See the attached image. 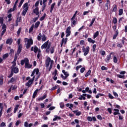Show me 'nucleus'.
<instances>
[{
  "label": "nucleus",
  "mask_w": 127,
  "mask_h": 127,
  "mask_svg": "<svg viewBox=\"0 0 127 127\" xmlns=\"http://www.w3.org/2000/svg\"><path fill=\"white\" fill-rule=\"evenodd\" d=\"M20 64L22 66H23L25 64L24 67L26 69H31L32 68V64H30L29 60L27 58H25L24 59L22 60Z\"/></svg>",
  "instance_id": "nucleus-1"
},
{
  "label": "nucleus",
  "mask_w": 127,
  "mask_h": 127,
  "mask_svg": "<svg viewBox=\"0 0 127 127\" xmlns=\"http://www.w3.org/2000/svg\"><path fill=\"white\" fill-rule=\"evenodd\" d=\"M11 69V73L10 74L7 76L8 78H11L13 76V74H17L18 72H19V69L18 67H10Z\"/></svg>",
  "instance_id": "nucleus-2"
},
{
  "label": "nucleus",
  "mask_w": 127,
  "mask_h": 127,
  "mask_svg": "<svg viewBox=\"0 0 127 127\" xmlns=\"http://www.w3.org/2000/svg\"><path fill=\"white\" fill-rule=\"evenodd\" d=\"M25 41L27 42V43L26 46L27 49H29V48H30V47H31V45H33V40L32 38L28 39L25 38Z\"/></svg>",
  "instance_id": "nucleus-3"
},
{
  "label": "nucleus",
  "mask_w": 127,
  "mask_h": 127,
  "mask_svg": "<svg viewBox=\"0 0 127 127\" xmlns=\"http://www.w3.org/2000/svg\"><path fill=\"white\" fill-rule=\"evenodd\" d=\"M21 39L19 38L17 40V45L18 46L17 51V55H19L21 53V50H22V45L20 44Z\"/></svg>",
  "instance_id": "nucleus-4"
},
{
  "label": "nucleus",
  "mask_w": 127,
  "mask_h": 127,
  "mask_svg": "<svg viewBox=\"0 0 127 127\" xmlns=\"http://www.w3.org/2000/svg\"><path fill=\"white\" fill-rule=\"evenodd\" d=\"M62 73L64 75V76L63 74H61V78H62L63 80H66V79L69 77V73H68L67 71H65V70H63Z\"/></svg>",
  "instance_id": "nucleus-5"
},
{
  "label": "nucleus",
  "mask_w": 127,
  "mask_h": 127,
  "mask_svg": "<svg viewBox=\"0 0 127 127\" xmlns=\"http://www.w3.org/2000/svg\"><path fill=\"white\" fill-rule=\"evenodd\" d=\"M82 52H83L84 56H87L88 54H89V52H90V47L87 46L85 48V46L82 47Z\"/></svg>",
  "instance_id": "nucleus-6"
},
{
  "label": "nucleus",
  "mask_w": 127,
  "mask_h": 127,
  "mask_svg": "<svg viewBox=\"0 0 127 127\" xmlns=\"http://www.w3.org/2000/svg\"><path fill=\"white\" fill-rule=\"evenodd\" d=\"M24 9L22 11V14L25 16V14L27 12V10H28V3L26 2L23 5Z\"/></svg>",
  "instance_id": "nucleus-7"
},
{
  "label": "nucleus",
  "mask_w": 127,
  "mask_h": 127,
  "mask_svg": "<svg viewBox=\"0 0 127 127\" xmlns=\"http://www.w3.org/2000/svg\"><path fill=\"white\" fill-rule=\"evenodd\" d=\"M51 61H52V60H51L50 57H48L47 58L45 61L46 68H48V67H49V65H50V63H51Z\"/></svg>",
  "instance_id": "nucleus-8"
},
{
  "label": "nucleus",
  "mask_w": 127,
  "mask_h": 127,
  "mask_svg": "<svg viewBox=\"0 0 127 127\" xmlns=\"http://www.w3.org/2000/svg\"><path fill=\"white\" fill-rule=\"evenodd\" d=\"M71 27L69 26L66 28V37H68V36H70L71 35Z\"/></svg>",
  "instance_id": "nucleus-9"
},
{
  "label": "nucleus",
  "mask_w": 127,
  "mask_h": 127,
  "mask_svg": "<svg viewBox=\"0 0 127 127\" xmlns=\"http://www.w3.org/2000/svg\"><path fill=\"white\" fill-rule=\"evenodd\" d=\"M68 41V38H63L62 40V42L61 44V47H62L63 46V45L64 44H67V42Z\"/></svg>",
  "instance_id": "nucleus-10"
},
{
  "label": "nucleus",
  "mask_w": 127,
  "mask_h": 127,
  "mask_svg": "<svg viewBox=\"0 0 127 127\" xmlns=\"http://www.w3.org/2000/svg\"><path fill=\"white\" fill-rule=\"evenodd\" d=\"M112 54H113V53H111L109 55L107 56L106 58L105 59V62H106V63H109V62H110V60H111V59L112 58Z\"/></svg>",
  "instance_id": "nucleus-11"
},
{
  "label": "nucleus",
  "mask_w": 127,
  "mask_h": 127,
  "mask_svg": "<svg viewBox=\"0 0 127 127\" xmlns=\"http://www.w3.org/2000/svg\"><path fill=\"white\" fill-rule=\"evenodd\" d=\"M35 73L36 75H38V73H39V69L35 68L32 71V74H31V77H33V76H34V74H35Z\"/></svg>",
  "instance_id": "nucleus-12"
},
{
  "label": "nucleus",
  "mask_w": 127,
  "mask_h": 127,
  "mask_svg": "<svg viewBox=\"0 0 127 127\" xmlns=\"http://www.w3.org/2000/svg\"><path fill=\"white\" fill-rule=\"evenodd\" d=\"M87 121H88V122H92V121H93V122H96L97 119H96L95 117H92V118L90 116H88L87 117Z\"/></svg>",
  "instance_id": "nucleus-13"
},
{
  "label": "nucleus",
  "mask_w": 127,
  "mask_h": 127,
  "mask_svg": "<svg viewBox=\"0 0 127 127\" xmlns=\"http://www.w3.org/2000/svg\"><path fill=\"white\" fill-rule=\"evenodd\" d=\"M34 13L36 14V15H39V8L38 7H36L35 9L33 10Z\"/></svg>",
  "instance_id": "nucleus-14"
},
{
  "label": "nucleus",
  "mask_w": 127,
  "mask_h": 127,
  "mask_svg": "<svg viewBox=\"0 0 127 127\" xmlns=\"http://www.w3.org/2000/svg\"><path fill=\"white\" fill-rule=\"evenodd\" d=\"M48 46V41L45 42L42 46H41V49H46L47 47Z\"/></svg>",
  "instance_id": "nucleus-15"
},
{
  "label": "nucleus",
  "mask_w": 127,
  "mask_h": 127,
  "mask_svg": "<svg viewBox=\"0 0 127 127\" xmlns=\"http://www.w3.org/2000/svg\"><path fill=\"white\" fill-rule=\"evenodd\" d=\"M113 9L112 10V12H117V11L118 10V6L117 4H114L113 5Z\"/></svg>",
  "instance_id": "nucleus-16"
},
{
  "label": "nucleus",
  "mask_w": 127,
  "mask_h": 127,
  "mask_svg": "<svg viewBox=\"0 0 127 127\" xmlns=\"http://www.w3.org/2000/svg\"><path fill=\"white\" fill-rule=\"evenodd\" d=\"M114 111H115V112H114L113 115L114 116H117V115H121V113H120V110L117 109H114Z\"/></svg>",
  "instance_id": "nucleus-17"
},
{
  "label": "nucleus",
  "mask_w": 127,
  "mask_h": 127,
  "mask_svg": "<svg viewBox=\"0 0 127 127\" xmlns=\"http://www.w3.org/2000/svg\"><path fill=\"white\" fill-rule=\"evenodd\" d=\"M47 98V94H44V96L42 97H39L38 99V101H43V100H45V99H46Z\"/></svg>",
  "instance_id": "nucleus-18"
},
{
  "label": "nucleus",
  "mask_w": 127,
  "mask_h": 127,
  "mask_svg": "<svg viewBox=\"0 0 127 127\" xmlns=\"http://www.w3.org/2000/svg\"><path fill=\"white\" fill-rule=\"evenodd\" d=\"M38 91H39V89H37L34 92V93L33 94V96H32L33 99H35L36 95H37V93H38Z\"/></svg>",
  "instance_id": "nucleus-19"
},
{
  "label": "nucleus",
  "mask_w": 127,
  "mask_h": 127,
  "mask_svg": "<svg viewBox=\"0 0 127 127\" xmlns=\"http://www.w3.org/2000/svg\"><path fill=\"white\" fill-rule=\"evenodd\" d=\"M73 113H74L76 116H79L81 115V111L79 112L78 110L73 111Z\"/></svg>",
  "instance_id": "nucleus-20"
},
{
  "label": "nucleus",
  "mask_w": 127,
  "mask_h": 127,
  "mask_svg": "<svg viewBox=\"0 0 127 127\" xmlns=\"http://www.w3.org/2000/svg\"><path fill=\"white\" fill-rule=\"evenodd\" d=\"M6 44H9V45H11V44H12V39L10 38L7 39L6 41Z\"/></svg>",
  "instance_id": "nucleus-21"
},
{
  "label": "nucleus",
  "mask_w": 127,
  "mask_h": 127,
  "mask_svg": "<svg viewBox=\"0 0 127 127\" xmlns=\"http://www.w3.org/2000/svg\"><path fill=\"white\" fill-rule=\"evenodd\" d=\"M109 5H111V1L110 0H106L105 6L107 7V9H109Z\"/></svg>",
  "instance_id": "nucleus-22"
},
{
  "label": "nucleus",
  "mask_w": 127,
  "mask_h": 127,
  "mask_svg": "<svg viewBox=\"0 0 127 127\" xmlns=\"http://www.w3.org/2000/svg\"><path fill=\"white\" fill-rule=\"evenodd\" d=\"M118 35H119V30H116L115 32V34L113 36V39H116L117 37H118Z\"/></svg>",
  "instance_id": "nucleus-23"
},
{
  "label": "nucleus",
  "mask_w": 127,
  "mask_h": 127,
  "mask_svg": "<svg viewBox=\"0 0 127 127\" xmlns=\"http://www.w3.org/2000/svg\"><path fill=\"white\" fill-rule=\"evenodd\" d=\"M56 4V3L54 2L53 4H52L50 9V12L51 13H52V11H53V9H54V6H55V5Z\"/></svg>",
  "instance_id": "nucleus-24"
},
{
  "label": "nucleus",
  "mask_w": 127,
  "mask_h": 127,
  "mask_svg": "<svg viewBox=\"0 0 127 127\" xmlns=\"http://www.w3.org/2000/svg\"><path fill=\"white\" fill-rule=\"evenodd\" d=\"M39 50H40V49H38V47H37V46H35L34 47V53H37L39 52Z\"/></svg>",
  "instance_id": "nucleus-25"
},
{
  "label": "nucleus",
  "mask_w": 127,
  "mask_h": 127,
  "mask_svg": "<svg viewBox=\"0 0 127 127\" xmlns=\"http://www.w3.org/2000/svg\"><path fill=\"white\" fill-rule=\"evenodd\" d=\"M3 85V76H0V86Z\"/></svg>",
  "instance_id": "nucleus-26"
},
{
  "label": "nucleus",
  "mask_w": 127,
  "mask_h": 127,
  "mask_svg": "<svg viewBox=\"0 0 127 127\" xmlns=\"http://www.w3.org/2000/svg\"><path fill=\"white\" fill-rule=\"evenodd\" d=\"M87 40L88 41V42H89L90 43H92V44H94V43H95V42H96V41L93 39H92V38H88L87 39Z\"/></svg>",
  "instance_id": "nucleus-27"
},
{
  "label": "nucleus",
  "mask_w": 127,
  "mask_h": 127,
  "mask_svg": "<svg viewBox=\"0 0 127 127\" xmlns=\"http://www.w3.org/2000/svg\"><path fill=\"white\" fill-rule=\"evenodd\" d=\"M32 83H33L32 81H31L30 80L26 83V86L28 87V88H29L30 86H31Z\"/></svg>",
  "instance_id": "nucleus-28"
},
{
  "label": "nucleus",
  "mask_w": 127,
  "mask_h": 127,
  "mask_svg": "<svg viewBox=\"0 0 127 127\" xmlns=\"http://www.w3.org/2000/svg\"><path fill=\"white\" fill-rule=\"evenodd\" d=\"M14 81H16V78L12 77L10 80H8V83H13Z\"/></svg>",
  "instance_id": "nucleus-29"
},
{
  "label": "nucleus",
  "mask_w": 127,
  "mask_h": 127,
  "mask_svg": "<svg viewBox=\"0 0 127 127\" xmlns=\"http://www.w3.org/2000/svg\"><path fill=\"white\" fill-rule=\"evenodd\" d=\"M72 82H73V83L74 84V85H77V83L79 82V78L78 77L75 78L72 80Z\"/></svg>",
  "instance_id": "nucleus-30"
},
{
  "label": "nucleus",
  "mask_w": 127,
  "mask_h": 127,
  "mask_svg": "<svg viewBox=\"0 0 127 127\" xmlns=\"http://www.w3.org/2000/svg\"><path fill=\"white\" fill-rule=\"evenodd\" d=\"M8 53H6L2 56V59L5 60L8 57Z\"/></svg>",
  "instance_id": "nucleus-31"
},
{
  "label": "nucleus",
  "mask_w": 127,
  "mask_h": 127,
  "mask_svg": "<svg viewBox=\"0 0 127 127\" xmlns=\"http://www.w3.org/2000/svg\"><path fill=\"white\" fill-rule=\"evenodd\" d=\"M40 25V21H38L35 23V25H34V28H38V27Z\"/></svg>",
  "instance_id": "nucleus-32"
},
{
  "label": "nucleus",
  "mask_w": 127,
  "mask_h": 127,
  "mask_svg": "<svg viewBox=\"0 0 127 127\" xmlns=\"http://www.w3.org/2000/svg\"><path fill=\"white\" fill-rule=\"evenodd\" d=\"M95 20H96V18H93L92 19L91 22L90 23V25H89V27H92V26H93V24H94V22H95Z\"/></svg>",
  "instance_id": "nucleus-33"
},
{
  "label": "nucleus",
  "mask_w": 127,
  "mask_h": 127,
  "mask_svg": "<svg viewBox=\"0 0 127 127\" xmlns=\"http://www.w3.org/2000/svg\"><path fill=\"white\" fill-rule=\"evenodd\" d=\"M77 13H78V11H76L75 13L73 14V16L71 18V20H74V19L76 18V15H77Z\"/></svg>",
  "instance_id": "nucleus-34"
},
{
  "label": "nucleus",
  "mask_w": 127,
  "mask_h": 127,
  "mask_svg": "<svg viewBox=\"0 0 127 127\" xmlns=\"http://www.w3.org/2000/svg\"><path fill=\"white\" fill-rule=\"evenodd\" d=\"M18 108H19V105H16V106L15 107L14 109V114H15V113H16V111H17V110H18Z\"/></svg>",
  "instance_id": "nucleus-35"
},
{
  "label": "nucleus",
  "mask_w": 127,
  "mask_h": 127,
  "mask_svg": "<svg viewBox=\"0 0 127 127\" xmlns=\"http://www.w3.org/2000/svg\"><path fill=\"white\" fill-rule=\"evenodd\" d=\"M53 62H54V61H53V60H52L51 63L50 64V65L49 68V71H51V69H52V67H53Z\"/></svg>",
  "instance_id": "nucleus-36"
},
{
  "label": "nucleus",
  "mask_w": 127,
  "mask_h": 127,
  "mask_svg": "<svg viewBox=\"0 0 127 127\" xmlns=\"http://www.w3.org/2000/svg\"><path fill=\"white\" fill-rule=\"evenodd\" d=\"M92 71L91 70H89L88 72H86V73L85 75V77H88V76H90L91 75Z\"/></svg>",
  "instance_id": "nucleus-37"
},
{
  "label": "nucleus",
  "mask_w": 127,
  "mask_h": 127,
  "mask_svg": "<svg viewBox=\"0 0 127 127\" xmlns=\"http://www.w3.org/2000/svg\"><path fill=\"white\" fill-rule=\"evenodd\" d=\"M113 22L114 24H116V23H118V19H117V18L115 17H113Z\"/></svg>",
  "instance_id": "nucleus-38"
},
{
  "label": "nucleus",
  "mask_w": 127,
  "mask_h": 127,
  "mask_svg": "<svg viewBox=\"0 0 127 127\" xmlns=\"http://www.w3.org/2000/svg\"><path fill=\"white\" fill-rule=\"evenodd\" d=\"M33 28H34V25L33 24L29 30V33H31L32 31H33Z\"/></svg>",
  "instance_id": "nucleus-39"
},
{
  "label": "nucleus",
  "mask_w": 127,
  "mask_h": 127,
  "mask_svg": "<svg viewBox=\"0 0 127 127\" xmlns=\"http://www.w3.org/2000/svg\"><path fill=\"white\" fill-rule=\"evenodd\" d=\"M117 76L118 77V78H120V79H126V77H125V75L117 74Z\"/></svg>",
  "instance_id": "nucleus-40"
},
{
  "label": "nucleus",
  "mask_w": 127,
  "mask_h": 127,
  "mask_svg": "<svg viewBox=\"0 0 127 127\" xmlns=\"http://www.w3.org/2000/svg\"><path fill=\"white\" fill-rule=\"evenodd\" d=\"M97 47V45L96 44H94L92 46V52H93V53H94V52H96V48Z\"/></svg>",
  "instance_id": "nucleus-41"
},
{
  "label": "nucleus",
  "mask_w": 127,
  "mask_h": 127,
  "mask_svg": "<svg viewBox=\"0 0 127 127\" xmlns=\"http://www.w3.org/2000/svg\"><path fill=\"white\" fill-rule=\"evenodd\" d=\"M99 35V31L96 32L93 35V39H95Z\"/></svg>",
  "instance_id": "nucleus-42"
},
{
  "label": "nucleus",
  "mask_w": 127,
  "mask_h": 127,
  "mask_svg": "<svg viewBox=\"0 0 127 127\" xmlns=\"http://www.w3.org/2000/svg\"><path fill=\"white\" fill-rule=\"evenodd\" d=\"M55 118L53 119V122H55V121H56L57 120H61V117H59V116H55Z\"/></svg>",
  "instance_id": "nucleus-43"
},
{
  "label": "nucleus",
  "mask_w": 127,
  "mask_h": 127,
  "mask_svg": "<svg viewBox=\"0 0 127 127\" xmlns=\"http://www.w3.org/2000/svg\"><path fill=\"white\" fill-rule=\"evenodd\" d=\"M21 29H22V28H21V27L19 28L18 31H17V34L18 36H19V35H20V32H21Z\"/></svg>",
  "instance_id": "nucleus-44"
},
{
  "label": "nucleus",
  "mask_w": 127,
  "mask_h": 127,
  "mask_svg": "<svg viewBox=\"0 0 127 127\" xmlns=\"http://www.w3.org/2000/svg\"><path fill=\"white\" fill-rule=\"evenodd\" d=\"M113 62L114 63H118V58L116 56H114L113 57Z\"/></svg>",
  "instance_id": "nucleus-45"
},
{
  "label": "nucleus",
  "mask_w": 127,
  "mask_h": 127,
  "mask_svg": "<svg viewBox=\"0 0 127 127\" xmlns=\"http://www.w3.org/2000/svg\"><path fill=\"white\" fill-rule=\"evenodd\" d=\"M41 36H42L41 33H39V35L37 36V38L38 41H40V40H41Z\"/></svg>",
  "instance_id": "nucleus-46"
},
{
  "label": "nucleus",
  "mask_w": 127,
  "mask_h": 127,
  "mask_svg": "<svg viewBox=\"0 0 127 127\" xmlns=\"http://www.w3.org/2000/svg\"><path fill=\"white\" fill-rule=\"evenodd\" d=\"M42 41H46V35L45 34H43L42 36Z\"/></svg>",
  "instance_id": "nucleus-47"
},
{
  "label": "nucleus",
  "mask_w": 127,
  "mask_h": 127,
  "mask_svg": "<svg viewBox=\"0 0 127 127\" xmlns=\"http://www.w3.org/2000/svg\"><path fill=\"white\" fill-rule=\"evenodd\" d=\"M123 13H124V9L123 8L120 9L119 15H122Z\"/></svg>",
  "instance_id": "nucleus-48"
},
{
  "label": "nucleus",
  "mask_w": 127,
  "mask_h": 127,
  "mask_svg": "<svg viewBox=\"0 0 127 127\" xmlns=\"http://www.w3.org/2000/svg\"><path fill=\"white\" fill-rule=\"evenodd\" d=\"M45 16H46V13H45L44 14L43 16L40 18V20L41 21H42V20H44V19L45 18Z\"/></svg>",
  "instance_id": "nucleus-49"
},
{
  "label": "nucleus",
  "mask_w": 127,
  "mask_h": 127,
  "mask_svg": "<svg viewBox=\"0 0 127 127\" xmlns=\"http://www.w3.org/2000/svg\"><path fill=\"white\" fill-rule=\"evenodd\" d=\"M58 88V85H56L55 86L53 87L51 89V91H54L55 90H56Z\"/></svg>",
  "instance_id": "nucleus-50"
},
{
  "label": "nucleus",
  "mask_w": 127,
  "mask_h": 127,
  "mask_svg": "<svg viewBox=\"0 0 127 127\" xmlns=\"http://www.w3.org/2000/svg\"><path fill=\"white\" fill-rule=\"evenodd\" d=\"M41 55V50H39V52L38 53L37 57L38 59H39L40 58V55Z\"/></svg>",
  "instance_id": "nucleus-51"
},
{
  "label": "nucleus",
  "mask_w": 127,
  "mask_h": 127,
  "mask_svg": "<svg viewBox=\"0 0 127 127\" xmlns=\"http://www.w3.org/2000/svg\"><path fill=\"white\" fill-rule=\"evenodd\" d=\"M6 32V29L3 30V31L1 32L0 34L1 37H2V36H3L4 33H5Z\"/></svg>",
  "instance_id": "nucleus-52"
},
{
  "label": "nucleus",
  "mask_w": 127,
  "mask_h": 127,
  "mask_svg": "<svg viewBox=\"0 0 127 127\" xmlns=\"http://www.w3.org/2000/svg\"><path fill=\"white\" fill-rule=\"evenodd\" d=\"M24 2V0H21L18 5V7H20L22 5V3Z\"/></svg>",
  "instance_id": "nucleus-53"
},
{
  "label": "nucleus",
  "mask_w": 127,
  "mask_h": 127,
  "mask_svg": "<svg viewBox=\"0 0 127 127\" xmlns=\"http://www.w3.org/2000/svg\"><path fill=\"white\" fill-rule=\"evenodd\" d=\"M60 108L61 109H64V103H63V102L60 103Z\"/></svg>",
  "instance_id": "nucleus-54"
},
{
  "label": "nucleus",
  "mask_w": 127,
  "mask_h": 127,
  "mask_svg": "<svg viewBox=\"0 0 127 127\" xmlns=\"http://www.w3.org/2000/svg\"><path fill=\"white\" fill-rule=\"evenodd\" d=\"M39 18V15H38V17L34 18L33 19V22H36V21L38 20Z\"/></svg>",
  "instance_id": "nucleus-55"
},
{
  "label": "nucleus",
  "mask_w": 127,
  "mask_h": 127,
  "mask_svg": "<svg viewBox=\"0 0 127 127\" xmlns=\"http://www.w3.org/2000/svg\"><path fill=\"white\" fill-rule=\"evenodd\" d=\"M12 63L13 64L11 65V68H13V67H15L16 66V63L15 62H12Z\"/></svg>",
  "instance_id": "nucleus-56"
},
{
  "label": "nucleus",
  "mask_w": 127,
  "mask_h": 127,
  "mask_svg": "<svg viewBox=\"0 0 127 127\" xmlns=\"http://www.w3.org/2000/svg\"><path fill=\"white\" fill-rule=\"evenodd\" d=\"M0 24H3V17H0Z\"/></svg>",
  "instance_id": "nucleus-57"
},
{
  "label": "nucleus",
  "mask_w": 127,
  "mask_h": 127,
  "mask_svg": "<svg viewBox=\"0 0 127 127\" xmlns=\"http://www.w3.org/2000/svg\"><path fill=\"white\" fill-rule=\"evenodd\" d=\"M21 122L19 120H18V121H17V122H16L15 125L16 127H17V126H19V124H21Z\"/></svg>",
  "instance_id": "nucleus-58"
},
{
  "label": "nucleus",
  "mask_w": 127,
  "mask_h": 127,
  "mask_svg": "<svg viewBox=\"0 0 127 127\" xmlns=\"http://www.w3.org/2000/svg\"><path fill=\"white\" fill-rule=\"evenodd\" d=\"M51 54H53V53H54V47H52L51 48Z\"/></svg>",
  "instance_id": "nucleus-59"
},
{
  "label": "nucleus",
  "mask_w": 127,
  "mask_h": 127,
  "mask_svg": "<svg viewBox=\"0 0 127 127\" xmlns=\"http://www.w3.org/2000/svg\"><path fill=\"white\" fill-rule=\"evenodd\" d=\"M100 53L102 56H104V55L106 54V52H105V51H102L100 52Z\"/></svg>",
  "instance_id": "nucleus-60"
},
{
  "label": "nucleus",
  "mask_w": 127,
  "mask_h": 127,
  "mask_svg": "<svg viewBox=\"0 0 127 127\" xmlns=\"http://www.w3.org/2000/svg\"><path fill=\"white\" fill-rule=\"evenodd\" d=\"M108 97H109V99H114V96H113L112 95V94H111V93L108 94Z\"/></svg>",
  "instance_id": "nucleus-61"
},
{
  "label": "nucleus",
  "mask_w": 127,
  "mask_h": 127,
  "mask_svg": "<svg viewBox=\"0 0 127 127\" xmlns=\"http://www.w3.org/2000/svg\"><path fill=\"white\" fill-rule=\"evenodd\" d=\"M57 72H58L57 69H55L54 72H53L52 75H54L55 76H57Z\"/></svg>",
  "instance_id": "nucleus-62"
},
{
  "label": "nucleus",
  "mask_w": 127,
  "mask_h": 127,
  "mask_svg": "<svg viewBox=\"0 0 127 127\" xmlns=\"http://www.w3.org/2000/svg\"><path fill=\"white\" fill-rule=\"evenodd\" d=\"M85 70H86V68L85 67H82L80 69V73H83V72H85Z\"/></svg>",
  "instance_id": "nucleus-63"
},
{
  "label": "nucleus",
  "mask_w": 127,
  "mask_h": 127,
  "mask_svg": "<svg viewBox=\"0 0 127 127\" xmlns=\"http://www.w3.org/2000/svg\"><path fill=\"white\" fill-rule=\"evenodd\" d=\"M5 127V123L2 122L0 125V127Z\"/></svg>",
  "instance_id": "nucleus-64"
}]
</instances>
